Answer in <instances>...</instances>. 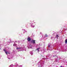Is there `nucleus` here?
I'll list each match as a JSON object with an SVG mask.
<instances>
[{
  "label": "nucleus",
  "mask_w": 67,
  "mask_h": 67,
  "mask_svg": "<svg viewBox=\"0 0 67 67\" xmlns=\"http://www.w3.org/2000/svg\"><path fill=\"white\" fill-rule=\"evenodd\" d=\"M38 52H39L40 51H39V50H38Z\"/></svg>",
  "instance_id": "13"
},
{
  "label": "nucleus",
  "mask_w": 67,
  "mask_h": 67,
  "mask_svg": "<svg viewBox=\"0 0 67 67\" xmlns=\"http://www.w3.org/2000/svg\"><path fill=\"white\" fill-rule=\"evenodd\" d=\"M31 42L32 43H33V44H35V40H32L31 41Z\"/></svg>",
  "instance_id": "1"
},
{
  "label": "nucleus",
  "mask_w": 67,
  "mask_h": 67,
  "mask_svg": "<svg viewBox=\"0 0 67 67\" xmlns=\"http://www.w3.org/2000/svg\"><path fill=\"white\" fill-rule=\"evenodd\" d=\"M40 49V48H37V49H36V50H37V51H38V49Z\"/></svg>",
  "instance_id": "5"
},
{
  "label": "nucleus",
  "mask_w": 67,
  "mask_h": 67,
  "mask_svg": "<svg viewBox=\"0 0 67 67\" xmlns=\"http://www.w3.org/2000/svg\"><path fill=\"white\" fill-rule=\"evenodd\" d=\"M45 36L46 37H47V36H47V35L46 34H45Z\"/></svg>",
  "instance_id": "8"
},
{
  "label": "nucleus",
  "mask_w": 67,
  "mask_h": 67,
  "mask_svg": "<svg viewBox=\"0 0 67 67\" xmlns=\"http://www.w3.org/2000/svg\"><path fill=\"white\" fill-rule=\"evenodd\" d=\"M60 67H62V66H61ZM63 67H64V66H63Z\"/></svg>",
  "instance_id": "14"
},
{
  "label": "nucleus",
  "mask_w": 67,
  "mask_h": 67,
  "mask_svg": "<svg viewBox=\"0 0 67 67\" xmlns=\"http://www.w3.org/2000/svg\"><path fill=\"white\" fill-rule=\"evenodd\" d=\"M8 52H5V53H6V55H7V54H8Z\"/></svg>",
  "instance_id": "7"
},
{
  "label": "nucleus",
  "mask_w": 67,
  "mask_h": 67,
  "mask_svg": "<svg viewBox=\"0 0 67 67\" xmlns=\"http://www.w3.org/2000/svg\"><path fill=\"white\" fill-rule=\"evenodd\" d=\"M17 45V44H15V43H14V44L13 45V46H16Z\"/></svg>",
  "instance_id": "4"
},
{
  "label": "nucleus",
  "mask_w": 67,
  "mask_h": 67,
  "mask_svg": "<svg viewBox=\"0 0 67 67\" xmlns=\"http://www.w3.org/2000/svg\"><path fill=\"white\" fill-rule=\"evenodd\" d=\"M50 45H49V46H48V47H50Z\"/></svg>",
  "instance_id": "11"
},
{
  "label": "nucleus",
  "mask_w": 67,
  "mask_h": 67,
  "mask_svg": "<svg viewBox=\"0 0 67 67\" xmlns=\"http://www.w3.org/2000/svg\"><path fill=\"white\" fill-rule=\"evenodd\" d=\"M58 37H59L58 36V35H56V37H57V38H58Z\"/></svg>",
  "instance_id": "6"
},
{
  "label": "nucleus",
  "mask_w": 67,
  "mask_h": 67,
  "mask_svg": "<svg viewBox=\"0 0 67 67\" xmlns=\"http://www.w3.org/2000/svg\"><path fill=\"white\" fill-rule=\"evenodd\" d=\"M20 48H17V49H20Z\"/></svg>",
  "instance_id": "10"
},
{
  "label": "nucleus",
  "mask_w": 67,
  "mask_h": 67,
  "mask_svg": "<svg viewBox=\"0 0 67 67\" xmlns=\"http://www.w3.org/2000/svg\"><path fill=\"white\" fill-rule=\"evenodd\" d=\"M65 44H67V39L65 40Z\"/></svg>",
  "instance_id": "3"
},
{
  "label": "nucleus",
  "mask_w": 67,
  "mask_h": 67,
  "mask_svg": "<svg viewBox=\"0 0 67 67\" xmlns=\"http://www.w3.org/2000/svg\"><path fill=\"white\" fill-rule=\"evenodd\" d=\"M27 40L28 41H29V42H30V41H31V38H30L28 37L27 38Z\"/></svg>",
  "instance_id": "2"
},
{
  "label": "nucleus",
  "mask_w": 67,
  "mask_h": 67,
  "mask_svg": "<svg viewBox=\"0 0 67 67\" xmlns=\"http://www.w3.org/2000/svg\"><path fill=\"white\" fill-rule=\"evenodd\" d=\"M4 51H5V52H6V50H5V49H4Z\"/></svg>",
  "instance_id": "9"
},
{
  "label": "nucleus",
  "mask_w": 67,
  "mask_h": 67,
  "mask_svg": "<svg viewBox=\"0 0 67 67\" xmlns=\"http://www.w3.org/2000/svg\"><path fill=\"white\" fill-rule=\"evenodd\" d=\"M33 27H34V26H33Z\"/></svg>",
  "instance_id": "12"
}]
</instances>
